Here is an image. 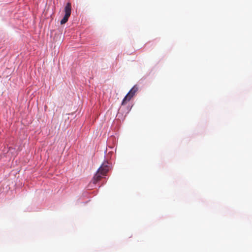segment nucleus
<instances>
[{
    "label": "nucleus",
    "instance_id": "1",
    "mask_svg": "<svg viewBox=\"0 0 252 252\" xmlns=\"http://www.w3.org/2000/svg\"><path fill=\"white\" fill-rule=\"evenodd\" d=\"M108 164V162H103L101 166L98 168L96 173L94 177V184L100 180L102 176L106 175L107 173L109 170V166Z\"/></svg>",
    "mask_w": 252,
    "mask_h": 252
},
{
    "label": "nucleus",
    "instance_id": "2",
    "mask_svg": "<svg viewBox=\"0 0 252 252\" xmlns=\"http://www.w3.org/2000/svg\"><path fill=\"white\" fill-rule=\"evenodd\" d=\"M65 15L61 21V24L63 25L67 22L69 17L70 16L71 12V3L68 2L64 7Z\"/></svg>",
    "mask_w": 252,
    "mask_h": 252
},
{
    "label": "nucleus",
    "instance_id": "3",
    "mask_svg": "<svg viewBox=\"0 0 252 252\" xmlns=\"http://www.w3.org/2000/svg\"><path fill=\"white\" fill-rule=\"evenodd\" d=\"M138 88L134 86L128 92V93L125 96L123 100L122 104L125 105L127 102L129 101L131 98L135 94V93L137 91Z\"/></svg>",
    "mask_w": 252,
    "mask_h": 252
}]
</instances>
